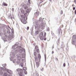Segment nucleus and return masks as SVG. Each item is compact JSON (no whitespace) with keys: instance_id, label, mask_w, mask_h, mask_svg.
I'll use <instances>...</instances> for the list:
<instances>
[{"instance_id":"f257e3e1","label":"nucleus","mask_w":76,"mask_h":76,"mask_svg":"<svg viewBox=\"0 0 76 76\" xmlns=\"http://www.w3.org/2000/svg\"><path fill=\"white\" fill-rule=\"evenodd\" d=\"M21 45L19 44L18 42L16 43V44L12 46V48L14 49V50L15 51V52L18 53L19 52L20 53H23L22 54V55L24 56V57H25L26 54H25V49L22 48Z\"/></svg>"},{"instance_id":"f03ea898","label":"nucleus","mask_w":76,"mask_h":76,"mask_svg":"<svg viewBox=\"0 0 76 76\" xmlns=\"http://www.w3.org/2000/svg\"><path fill=\"white\" fill-rule=\"evenodd\" d=\"M4 73V76H12V72L11 70H7L6 71L5 68L4 70H1L0 74L2 75Z\"/></svg>"},{"instance_id":"7ed1b4c3","label":"nucleus","mask_w":76,"mask_h":76,"mask_svg":"<svg viewBox=\"0 0 76 76\" xmlns=\"http://www.w3.org/2000/svg\"><path fill=\"white\" fill-rule=\"evenodd\" d=\"M43 19H42L41 18H39V22L37 21H36L35 23L36 24H37V25H38V24H40V26H43V25H44V24L42 23L43 22Z\"/></svg>"},{"instance_id":"20e7f679","label":"nucleus","mask_w":76,"mask_h":76,"mask_svg":"<svg viewBox=\"0 0 76 76\" xmlns=\"http://www.w3.org/2000/svg\"><path fill=\"white\" fill-rule=\"evenodd\" d=\"M39 37L41 40H43L44 39V41H45L46 39V38H44L43 37V32H41L39 34Z\"/></svg>"},{"instance_id":"39448f33","label":"nucleus","mask_w":76,"mask_h":76,"mask_svg":"<svg viewBox=\"0 0 76 76\" xmlns=\"http://www.w3.org/2000/svg\"><path fill=\"white\" fill-rule=\"evenodd\" d=\"M13 38H14V34H11L8 36L7 39L8 41H10L11 40H12V39H13Z\"/></svg>"},{"instance_id":"423d86ee","label":"nucleus","mask_w":76,"mask_h":76,"mask_svg":"<svg viewBox=\"0 0 76 76\" xmlns=\"http://www.w3.org/2000/svg\"><path fill=\"white\" fill-rule=\"evenodd\" d=\"M2 66H3L4 68L1 67L0 68V72H1V70H4V69H5L6 70V71H7V70H9L8 69H6V67H5V66H6V64H2Z\"/></svg>"},{"instance_id":"0eeeda50","label":"nucleus","mask_w":76,"mask_h":76,"mask_svg":"<svg viewBox=\"0 0 76 76\" xmlns=\"http://www.w3.org/2000/svg\"><path fill=\"white\" fill-rule=\"evenodd\" d=\"M15 53L13 52H11L10 53V56L11 57V58H10V61H12V60H13V57L15 56Z\"/></svg>"},{"instance_id":"6e6552de","label":"nucleus","mask_w":76,"mask_h":76,"mask_svg":"<svg viewBox=\"0 0 76 76\" xmlns=\"http://www.w3.org/2000/svg\"><path fill=\"white\" fill-rule=\"evenodd\" d=\"M31 8L28 9L26 11V14L27 15H29V12H31Z\"/></svg>"},{"instance_id":"1a4fd4ad","label":"nucleus","mask_w":76,"mask_h":76,"mask_svg":"<svg viewBox=\"0 0 76 76\" xmlns=\"http://www.w3.org/2000/svg\"><path fill=\"white\" fill-rule=\"evenodd\" d=\"M21 21L24 24H26V21L23 19H21Z\"/></svg>"},{"instance_id":"9d476101","label":"nucleus","mask_w":76,"mask_h":76,"mask_svg":"<svg viewBox=\"0 0 76 76\" xmlns=\"http://www.w3.org/2000/svg\"><path fill=\"white\" fill-rule=\"evenodd\" d=\"M17 58L18 59V60H20L21 59V57L20 56V54H18L17 55Z\"/></svg>"},{"instance_id":"9b49d317","label":"nucleus","mask_w":76,"mask_h":76,"mask_svg":"<svg viewBox=\"0 0 76 76\" xmlns=\"http://www.w3.org/2000/svg\"><path fill=\"white\" fill-rule=\"evenodd\" d=\"M28 15H27V14H25L24 16V17L23 18L24 19V20H27V16H28Z\"/></svg>"},{"instance_id":"f8f14e48","label":"nucleus","mask_w":76,"mask_h":76,"mask_svg":"<svg viewBox=\"0 0 76 76\" xmlns=\"http://www.w3.org/2000/svg\"><path fill=\"white\" fill-rule=\"evenodd\" d=\"M35 49H36V50H37V53H39V48H38V46H35Z\"/></svg>"},{"instance_id":"ddd939ff","label":"nucleus","mask_w":76,"mask_h":76,"mask_svg":"<svg viewBox=\"0 0 76 76\" xmlns=\"http://www.w3.org/2000/svg\"><path fill=\"white\" fill-rule=\"evenodd\" d=\"M39 12H36L34 13V15L36 16H38L39 15Z\"/></svg>"},{"instance_id":"4468645a","label":"nucleus","mask_w":76,"mask_h":76,"mask_svg":"<svg viewBox=\"0 0 76 76\" xmlns=\"http://www.w3.org/2000/svg\"><path fill=\"white\" fill-rule=\"evenodd\" d=\"M7 35H5L4 38V41H7Z\"/></svg>"},{"instance_id":"2eb2a0df","label":"nucleus","mask_w":76,"mask_h":76,"mask_svg":"<svg viewBox=\"0 0 76 76\" xmlns=\"http://www.w3.org/2000/svg\"><path fill=\"white\" fill-rule=\"evenodd\" d=\"M17 72H23L22 69H21L20 68H18L16 69Z\"/></svg>"},{"instance_id":"dca6fc26","label":"nucleus","mask_w":76,"mask_h":76,"mask_svg":"<svg viewBox=\"0 0 76 76\" xmlns=\"http://www.w3.org/2000/svg\"><path fill=\"white\" fill-rule=\"evenodd\" d=\"M2 6H7V4H6L4 2H3L2 3Z\"/></svg>"},{"instance_id":"f3484780","label":"nucleus","mask_w":76,"mask_h":76,"mask_svg":"<svg viewBox=\"0 0 76 76\" xmlns=\"http://www.w3.org/2000/svg\"><path fill=\"white\" fill-rule=\"evenodd\" d=\"M39 63L38 62H36V66L37 67H39Z\"/></svg>"},{"instance_id":"a211bd4d","label":"nucleus","mask_w":76,"mask_h":76,"mask_svg":"<svg viewBox=\"0 0 76 76\" xmlns=\"http://www.w3.org/2000/svg\"><path fill=\"white\" fill-rule=\"evenodd\" d=\"M5 29V27L3 26H2V28L0 27V29Z\"/></svg>"},{"instance_id":"6ab92c4d","label":"nucleus","mask_w":76,"mask_h":76,"mask_svg":"<svg viewBox=\"0 0 76 76\" xmlns=\"http://www.w3.org/2000/svg\"><path fill=\"white\" fill-rule=\"evenodd\" d=\"M6 28L7 29H8V30H9V29H10V28L9 26H6Z\"/></svg>"},{"instance_id":"aec40b11","label":"nucleus","mask_w":76,"mask_h":76,"mask_svg":"<svg viewBox=\"0 0 76 76\" xmlns=\"http://www.w3.org/2000/svg\"><path fill=\"white\" fill-rule=\"evenodd\" d=\"M35 59L36 61V62H38L37 61H39V60L37 59V57H35Z\"/></svg>"},{"instance_id":"412c9836","label":"nucleus","mask_w":76,"mask_h":76,"mask_svg":"<svg viewBox=\"0 0 76 76\" xmlns=\"http://www.w3.org/2000/svg\"><path fill=\"white\" fill-rule=\"evenodd\" d=\"M23 72H20L19 74V76H22V75H23Z\"/></svg>"},{"instance_id":"4be33fe9","label":"nucleus","mask_w":76,"mask_h":76,"mask_svg":"<svg viewBox=\"0 0 76 76\" xmlns=\"http://www.w3.org/2000/svg\"><path fill=\"white\" fill-rule=\"evenodd\" d=\"M10 19H14V15H11V18H10Z\"/></svg>"},{"instance_id":"5701e85b","label":"nucleus","mask_w":76,"mask_h":76,"mask_svg":"<svg viewBox=\"0 0 76 76\" xmlns=\"http://www.w3.org/2000/svg\"><path fill=\"white\" fill-rule=\"evenodd\" d=\"M38 58L39 59V60H40L41 59V55H40V54L38 55Z\"/></svg>"},{"instance_id":"b1692460","label":"nucleus","mask_w":76,"mask_h":76,"mask_svg":"<svg viewBox=\"0 0 76 76\" xmlns=\"http://www.w3.org/2000/svg\"><path fill=\"white\" fill-rule=\"evenodd\" d=\"M21 13H22V14H23L24 13H25V11L23 10H22L21 11Z\"/></svg>"},{"instance_id":"393cba45","label":"nucleus","mask_w":76,"mask_h":76,"mask_svg":"<svg viewBox=\"0 0 76 76\" xmlns=\"http://www.w3.org/2000/svg\"><path fill=\"white\" fill-rule=\"evenodd\" d=\"M35 34L36 35H38V34L39 32L38 31H36Z\"/></svg>"},{"instance_id":"a878e982","label":"nucleus","mask_w":76,"mask_h":76,"mask_svg":"<svg viewBox=\"0 0 76 76\" xmlns=\"http://www.w3.org/2000/svg\"><path fill=\"white\" fill-rule=\"evenodd\" d=\"M7 34H9L10 33V30H8L7 31Z\"/></svg>"},{"instance_id":"bb28decb","label":"nucleus","mask_w":76,"mask_h":76,"mask_svg":"<svg viewBox=\"0 0 76 76\" xmlns=\"http://www.w3.org/2000/svg\"><path fill=\"white\" fill-rule=\"evenodd\" d=\"M34 56H37V53H36V52H34Z\"/></svg>"},{"instance_id":"cd10ccee","label":"nucleus","mask_w":76,"mask_h":76,"mask_svg":"<svg viewBox=\"0 0 76 76\" xmlns=\"http://www.w3.org/2000/svg\"><path fill=\"white\" fill-rule=\"evenodd\" d=\"M20 65L21 67H23V64L22 63H21L20 64Z\"/></svg>"},{"instance_id":"c85d7f7f","label":"nucleus","mask_w":76,"mask_h":76,"mask_svg":"<svg viewBox=\"0 0 76 76\" xmlns=\"http://www.w3.org/2000/svg\"><path fill=\"white\" fill-rule=\"evenodd\" d=\"M72 44H75V41H74L73 40H72Z\"/></svg>"},{"instance_id":"c756f323","label":"nucleus","mask_w":76,"mask_h":76,"mask_svg":"<svg viewBox=\"0 0 76 76\" xmlns=\"http://www.w3.org/2000/svg\"><path fill=\"white\" fill-rule=\"evenodd\" d=\"M36 28H37V29H39V26L38 25L36 27Z\"/></svg>"},{"instance_id":"7c9ffc66","label":"nucleus","mask_w":76,"mask_h":76,"mask_svg":"<svg viewBox=\"0 0 76 76\" xmlns=\"http://www.w3.org/2000/svg\"><path fill=\"white\" fill-rule=\"evenodd\" d=\"M24 74H25V75H26L27 74V72L26 71H24Z\"/></svg>"},{"instance_id":"2f4dec72","label":"nucleus","mask_w":76,"mask_h":76,"mask_svg":"<svg viewBox=\"0 0 76 76\" xmlns=\"http://www.w3.org/2000/svg\"><path fill=\"white\" fill-rule=\"evenodd\" d=\"M21 18H24V15L23 16V15H21Z\"/></svg>"},{"instance_id":"473e14b6","label":"nucleus","mask_w":76,"mask_h":76,"mask_svg":"<svg viewBox=\"0 0 76 76\" xmlns=\"http://www.w3.org/2000/svg\"><path fill=\"white\" fill-rule=\"evenodd\" d=\"M74 39H75V38H76V35H74L73 36V37Z\"/></svg>"},{"instance_id":"72a5a7b5","label":"nucleus","mask_w":76,"mask_h":76,"mask_svg":"<svg viewBox=\"0 0 76 76\" xmlns=\"http://www.w3.org/2000/svg\"><path fill=\"white\" fill-rule=\"evenodd\" d=\"M16 62V59H14V60L13 61V63H15Z\"/></svg>"},{"instance_id":"f704fd0d","label":"nucleus","mask_w":76,"mask_h":76,"mask_svg":"<svg viewBox=\"0 0 76 76\" xmlns=\"http://www.w3.org/2000/svg\"><path fill=\"white\" fill-rule=\"evenodd\" d=\"M44 1V0H40V3H41L42 2H43Z\"/></svg>"},{"instance_id":"c9c22d12","label":"nucleus","mask_w":76,"mask_h":76,"mask_svg":"<svg viewBox=\"0 0 76 76\" xmlns=\"http://www.w3.org/2000/svg\"><path fill=\"white\" fill-rule=\"evenodd\" d=\"M2 35H3V33H0V36L1 37V36H2Z\"/></svg>"},{"instance_id":"e433bc0d","label":"nucleus","mask_w":76,"mask_h":76,"mask_svg":"<svg viewBox=\"0 0 76 76\" xmlns=\"http://www.w3.org/2000/svg\"><path fill=\"white\" fill-rule=\"evenodd\" d=\"M26 68L25 67L23 68V70H24V71H25V70H26Z\"/></svg>"},{"instance_id":"4c0bfd02","label":"nucleus","mask_w":76,"mask_h":76,"mask_svg":"<svg viewBox=\"0 0 76 76\" xmlns=\"http://www.w3.org/2000/svg\"><path fill=\"white\" fill-rule=\"evenodd\" d=\"M62 45V46H61V47L63 48L64 47V45Z\"/></svg>"},{"instance_id":"58836bf2","label":"nucleus","mask_w":76,"mask_h":76,"mask_svg":"<svg viewBox=\"0 0 76 76\" xmlns=\"http://www.w3.org/2000/svg\"><path fill=\"white\" fill-rule=\"evenodd\" d=\"M11 32H12V33H11V34H14V31H13V30Z\"/></svg>"},{"instance_id":"ea45409f","label":"nucleus","mask_w":76,"mask_h":76,"mask_svg":"<svg viewBox=\"0 0 76 76\" xmlns=\"http://www.w3.org/2000/svg\"><path fill=\"white\" fill-rule=\"evenodd\" d=\"M29 4H31V1L30 0H28Z\"/></svg>"},{"instance_id":"a19ab883","label":"nucleus","mask_w":76,"mask_h":76,"mask_svg":"<svg viewBox=\"0 0 76 76\" xmlns=\"http://www.w3.org/2000/svg\"><path fill=\"white\" fill-rule=\"evenodd\" d=\"M45 34L44 36V37L45 38V37L46 36V33H45Z\"/></svg>"},{"instance_id":"79ce46f5","label":"nucleus","mask_w":76,"mask_h":76,"mask_svg":"<svg viewBox=\"0 0 76 76\" xmlns=\"http://www.w3.org/2000/svg\"><path fill=\"white\" fill-rule=\"evenodd\" d=\"M63 66L64 67H65V66H66V64H65V63H64V64H63Z\"/></svg>"},{"instance_id":"37998d69","label":"nucleus","mask_w":76,"mask_h":76,"mask_svg":"<svg viewBox=\"0 0 76 76\" xmlns=\"http://www.w3.org/2000/svg\"><path fill=\"white\" fill-rule=\"evenodd\" d=\"M11 17V15H10L8 16L9 19H10H10Z\"/></svg>"},{"instance_id":"c03bdc74","label":"nucleus","mask_w":76,"mask_h":76,"mask_svg":"<svg viewBox=\"0 0 76 76\" xmlns=\"http://www.w3.org/2000/svg\"><path fill=\"white\" fill-rule=\"evenodd\" d=\"M29 29V27H27V30L28 31V30Z\"/></svg>"},{"instance_id":"a18cd8bd","label":"nucleus","mask_w":76,"mask_h":76,"mask_svg":"<svg viewBox=\"0 0 76 76\" xmlns=\"http://www.w3.org/2000/svg\"><path fill=\"white\" fill-rule=\"evenodd\" d=\"M41 71H43L44 70V68H42L41 69Z\"/></svg>"},{"instance_id":"49530a36","label":"nucleus","mask_w":76,"mask_h":76,"mask_svg":"<svg viewBox=\"0 0 76 76\" xmlns=\"http://www.w3.org/2000/svg\"><path fill=\"white\" fill-rule=\"evenodd\" d=\"M12 12H13V11H14V8H12Z\"/></svg>"},{"instance_id":"de8ad7c7","label":"nucleus","mask_w":76,"mask_h":76,"mask_svg":"<svg viewBox=\"0 0 76 76\" xmlns=\"http://www.w3.org/2000/svg\"><path fill=\"white\" fill-rule=\"evenodd\" d=\"M38 75H39L37 73V74H36V76H38Z\"/></svg>"},{"instance_id":"09e8293b","label":"nucleus","mask_w":76,"mask_h":76,"mask_svg":"<svg viewBox=\"0 0 76 76\" xmlns=\"http://www.w3.org/2000/svg\"><path fill=\"white\" fill-rule=\"evenodd\" d=\"M61 14H63V11L61 10Z\"/></svg>"},{"instance_id":"8fccbe9b","label":"nucleus","mask_w":76,"mask_h":76,"mask_svg":"<svg viewBox=\"0 0 76 76\" xmlns=\"http://www.w3.org/2000/svg\"><path fill=\"white\" fill-rule=\"evenodd\" d=\"M75 15H76V10H75Z\"/></svg>"},{"instance_id":"3c124183","label":"nucleus","mask_w":76,"mask_h":76,"mask_svg":"<svg viewBox=\"0 0 76 76\" xmlns=\"http://www.w3.org/2000/svg\"><path fill=\"white\" fill-rule=\"evenodd\" d=\"M20 40H22V37H20Z\"/></svg>"},{"instance_id":"603ef678","label":"nucleus","mask_w":76,"mask_h":76,"mask_svg":"<svg viewBox=\"0 0 76 76\" xmlns=\"http://www.w3.org/2000/svg\"><path fill=\"white\" fill-rule=\"evenodd\" d=\"M55 60L56 61H58V59L56 58Z\"/></svg>"},{"instance_id":"864d4df0","label":"nucleus","mask_w":76,"mask_h":76,"mask_svg":"<svg viewBox=\"0 0 76 76\" xmlns=\"http://www.w3.org/2000/svg\"><path fill=\"white\" fill-rule=\"evenodd\" d=\"M73 10H75V7H73Z\"/></svg>"},{"instance_id":"5fc2aeb1","label":"nucleus","mask_w":76,"mask_h":76,"mask_svg":"<svg viewBox=\"0 0 76 76\" xmlns=\"http://www.w3.org/2000/svg\"><path fill=\"white\" fill-rule=\"evenodd\" d=\"M25 9H27V7H24Z\"/></svg>"},{"instance_id":"6e6d98bb","label":"nucleus","mask_w":76,"mask_h":76,"mask_svg":"<svg viewBox=\"0 0 76 76\" xmlns=\"http://www.w3.org/2000/svg\"><path fill=\"white\" fill-rule=\"evenodd\" d=\"M17 64H19V61L17 62Z\"/></svg>"},{"instance_id":"4d7b16f0","label":"nucleus","mask_w":76,"mask_h":76,"mask_svg":"<svg viewBox=\"0 0 76 76\" xmlns=\"http://www.w3.org/2000/svg\"><path fill=\"white\" fill-rule=\"evenodd\" d=\"M54 46H52V49H53V48H54Z\"/></svg>"},{"instance_id":"13d9d810","label":"nucleus","mask_w":76,"mask_h":76,"mask_svg":"<svg viewBox=\"0 0 76 76\" xmlns=\"http://www.w3.org/2000/svg\"><path fill=\"white\" fill-rule=\"evenodd\" d=\"M54 53V51H52V54H53Z\"/></svg>"},{"instance_id":"bf43d9fd","label":"nucleus","mask_w":76,"mask_h":76,"mask_svg":"<svg viewBox=\"0 0 76 76\" xmlns=\"http://www.w3.org/2000/svg\"><path fill=\"white\" fill-rule=\"evenodd\" d=\"M76 0H75L74 2L76 3Z\"/></svg>"},{"instance_id":"052dcab7","label":"nucleus","mask_w":76,"mask_h":76,"mask_svg":"<svg viewBox=\"0 0 76 76\" xmlns=\"http://www.w3.org/2000/svg\"><path fill=\"white\" fill-rule=\"evenodd\" d=\"M45 57H46V55H45Z\"/></svg>"},{"instance_id":"680f3d73","label":"nucleus","mask_w":76,"mask_h":76,"mask_svg":"<svg viewBox=\"0 0 76 76\" xmlns=\"http://www.w3.org/2000/svg\"><path fill=\"white\" fill-rule=\"evenodd\" d=\"M59 43V42H58H58L57 43V45H58V43Z\"/></svg>"},{"instance_id":"e2e57ef3","label":"nucleus","mask_w":76,"mask_h":76,"mask_svg":"<svg viewBox=\"0 0 76 76\" xmlns=\"http://www.w3.org/2000/svg\"><path fill=\"white\" fill-rule=\"evenodd\" d=\"M50 1H52V0H49Z\"/></svg>"},{"instance_id":"0e129e2a","label":"nucleus","mask_w":76,"mask_h":76,"mask_svg":"<svg viewBox=\"0 0 76 76\" xmlns=\"http://www.w3.org/2000/svg\"><path fill=\"white\" fill-rule=\"evenodd\" d=\"M53 1H56V0H53Z\"/></svg>"},{"instance_id":"69168bd1","label":"nucleus","mask_w":76,"mask_h":76,"mask_svg":"<svg viewBox=\"0 0 76 76\" xmlns=\"http://www.w3.org/2000/svg\"><path fill=\"white\" fill-rule=\"evenodd\" d=\"M69 65V63H68V66Z\"/></svg>"},{"instance_id":"338daca9","label":"nucleus","mask_w":76,"mask_h":76,"mask_svg":"<svg viewBox=\"0 0 76 76\" xmlns=\"http://www.w3.org/2000/svg\"><path fill=\"white\" fill-rule=\"evenodd\" d=\"M72 6H73V5H72Z\"/></svg>"},{"instance_id":"774afa93","label":"nucleus","mask_w":76,"mask_h":76,"mask_svg":"<svg viewBox=\"0 0 76 76\" xmlns=\"http://www.w3.org/2000/svg\"><path fill=\"white\" fill-rule=\"evenodd\" d=\"M2 39H3V38H2Z\"/></svg>"}]
</instances>
